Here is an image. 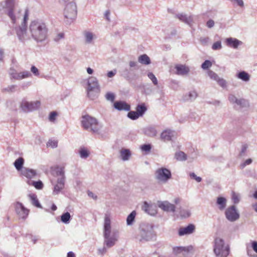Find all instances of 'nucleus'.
I'll list each match as a JSON object with an SVG mask.
<instances>
[{"label": "nucleus", "instance_id": "nucleus-9", "mask_svg": "<svg viewBox=\"0 0 257 257\" xmlns=\"http://www.w3.org/2000/svg\"><path fill=\"white\" fill-rule=\"evenodd\" d=\"M155 177L159 182L166 183L172 177L170 170L166 168H160L158 169L155 173Z\"/></svg>", "mask_w": 257, "mask_h": 257}, {"label": "nucleus", "instance_id": "nucleus-62", "mask_svg": "<svg viewBox=\"0 0 257 257\" xmlns=\"http://www.w3.org/2000/svg\"><path fill=\"white\" fill-rule=\"evenodd\" d=\"M116 70L110 71H109L107 73V76L108 78H112V77H113L116 74Z\"/></svg>", "mask_w": 257, "mask_h": 257}, {"label": "nucleus", "instance_id": "nucleus-63", "mask_svg": "<svg viewBox=\"0 0 257 257\" xmlns=\"http://www.w3.org/2000/svg\"><path fill=\"white\" fill-rule=\"evenodd\" d=\"M252 163L251 159H247L241 165L242 168H244L246 165L250 164Z\"/></svg>", "mask_w": 257, "mask_h": 257}, {"label": "nucleus", "instance_id": "nucleus-23", "mask_svg": "<svg viewBox=\"0 0 257 257\" xmlns=\"http://www.w3.org/2000/svg\"><path fill=\"white\" fill-rule=\"evenodd\" d=\"M144 133L145 135L149 137H155L158 134L156 127L150 125L144 128Z\"/></svg>", "mask_w": 257, "mask_h": 257}, {"label": "nucleus", "instance_id": "nucleus-34", "mask_svg": "<svg viewBox=\"0 0 257 257\" xmlns=\"http://www.w3.org/2000/svg\"><path fill=\"white\" fill-rule=\"evenodd\" d=\"M79 154L81 158L86 159L89 157L90 152L86 148L81 147L79 150Z\"/></svg>", "mask_w": 257, "mask_h": 257}, {"label": "nucleus", "instance_id": "nucleus-7", "mask_svg": "<svg viewBox=\"0 0 257 257\" xmlns=\"http://www.w3.org/2000/svg\"><path fill=\"white\" fill-rule=\"evenodd\" d=\"M100 91V86L98 81L95 77H89L87 80V96L91 99H94L95 95L93 92L98 93Z\"/></svg>", "mask_w": 257, "mask_h": 257}, {"label": "nucleus", "instance_id": "nucleus-26", "mask_svg": "<svg viewBox=\"0 0 257 257\" xmlns=\"http://www.w3.org/2000/svg\"><path fill=\"white\" fill-rule=\"evenodd\" d=\"M85 42L86 44H91L93 41L96 38V35L89 31H84L83 32Z\"/></svg>", "mask_w": 257, "mask_h": 257}, {"label": "nucleus", "instance_id": "nucleus-31", "mask_svg": "<svg viewBox=\"0 0 257 257\" xmlns=\"http://www.w3.org/2000/svg\"><path fill=\"white\" fill-rule=\"evenodd\" d=\"M138 62L143 65H149L151 64V60L149 57L146 54H143L138 57Z\"/></svg>", "mask_w": 257, "mask_h": 257}, {"label": "nucleus", "instance_id": "nucleus-4", "mask_svg": "<svg viewBox=\"0 0 257 257\" xmlns=\"http://www.w3.org/2000/svg\"><path fill=\"white\" fill-rule=\"evenodd\" d=\"M81 124L84 129L93 133H98L101 128L97 119L89 115L82 116Z\"/></svg>", "mask_w": 257, "mask_h": 257}, {"label": "nucleus", "instance_id": "nucleus-43", "mask_svg": "<svg viewBox=\"0 0 257 257\" xmlns=\"http://www.w3.org/2000/svg\"><path fill=\"white\" fill-rule=\"evenodd\" d=\"M70 214L69 212H67L65 213H63L61 215V221L65 223H67L69 222L70 219Z\"/></svg>", "mask_w": 257, "mask_h": 257}, {"label": "nucleus", "instance_id": "nucleus-19", "mask_svg": "<svg viewBox=\"0 0 257 257\" xmlns=\"http://www.w3.org/2000/svg\"><path fill=\"white\" fill-rule=\"evenodd\" d=\"M65 180L64 178H58L57 183L54 185L53 194L57 195L64 189Z\"/></svg>", "mask_w": 257, "mask_h": 257}, {"label": "nucleus", "instance_id": "nucleus-45", "mask_svg": "<svg viewBox=\"0 0 257 257\" xmlns=\"http://www.w3.org/2000/svg\"><path fill=\"white\" fill-rule=\"evenodd\" d=\"M8 107L9 109L13 111H17L18 110V105L16 102L11 101L8 103Z\"/></svg>", "mask_w": 257, "mask_h": 257}, {"label": "nucleus", "instance_id": "nucleus-57", "mask_svg": "<svg viewBox=\"0 0 257 257\" xmlns=\"http://www.w3.org/2000/svg\"><path fill=\"white\" fill-rule=\"evenodd\" d=\"M141 149L143 151L149 152L151 149V146L150 144H145L141 146Z\"/></svg>", "mask_w": 257, "mask_h": 257}, {"label": "nucleus", "instance_id": "nucleus-53", "mask_svg": "<svg viewBox=\"0 0 257 257\" xmlns=\"http://www.w3.org/2000/svg\"><path fill=\"white\" fill-rule=\"evenodd\" d=\"M30 70L34 76H39L40 75L39 70L35 66H32Z\"/></svg>", "mask_w": 257, "mask_h": 257}, {"label": "nucleus", "instance_id": "nucleus-54", "mask_svg": "<svg viewBox=\"0 0 257 257\" xmlns=\"http://www.w3.org/2000/svg\"><path fill=\"white\" fill-rule=\"evenodd\" d=\"M33 185L37 189H41L43 187V184L41 181L33 182Z\"/></svg>", "mask_w": 257, "mask_h": 257}, {"label": "nucleus", "instance_id": "nucleus-44", "mask_svg": "<svg viewBox=\"0 0 257 257\" xmlns=\"http://www.w3.org/2000/svg\"><path fill=\"white\" fill-rule=\"evenodd\" d=\"M127 116L132 120H136L140 116L136 111H131L127 113Z\"/></svg>", "mask_w": 257, "mask_h": 257}, {"label": "nucleus", "instance_id": "nucleus-11", "mask_svg": "<svg viewBox=\"0 0 257 257\" xmlns=\"http://www.w3.org/2000/svg\"><path fill=\"white\" fill-rule=\"evenodd\" d=\"M225 215L227 219L231 222L235 221L239 218V214L234 205L228 207L225 211Z\"/></svg>", "mask_w": 257, "mask_h": 257}, {"label": "nucleus", "instance_id": "nucleus-1", "mask_svg": "<svg viewBox=\"0 0 257 257\" xmlns=\"http://www.w3.org/2000/svg\"><path fill=\"white\" fill-rule=\"evenodd\" d=\"M28 19L29 11L26 9L21 25L15 28L19 40L23 43L30 40L31 38L38 43L45 41L47 37L48 30L45 23L41 21H33L30 23L27 30L26 23Z\"/></svg>", "mask_w": 257, "mask_h": 257}, {"label": "nucleus", "instance_id": "nucleus-30", "mask_svg": "<svg viewBox=\"0 0 257 257\" xmlns=\"http://www.w3.org/2000/svg\"><path fill=\"white\" fill-rule=\"evenodd\" d=\"M120 155L121 159L123 161H127L131 155L130 151L126 149H122L120 151Z\"/></svg>", "mask_w": 257, "mask_h": 257}, {"label": "nucleus", "instance_id": "nucleus-2", "mask_svg": "<svg viewBox=\"0 0 257 257\" xmlns=\"http://www.w3.org/2000/svg\"><path fill=\"white\" fill-rule=\"evenodd\" d=\"M154 226L152 224L142 222L138 228L136 238L140 241H147L154 236Z\"/></svg>", "mask_w": 257, "mask_h": 257}, {"label": "nucleus", "instance_id": "nucleus-36", "mask_svg": "<svg viewBox=\"0 0 257 257\" xmlns=\"http://www.w3.org/2000/svg\"><path fill=\"white\" fill-rule=\"evenodd\" d=\"M136 214V212L135 211H133L128 215L126 218V224L127 225H132L133 224Z\"/></svg>", "mask_w": 257, "mask_h": 257}, {"label": "nucleus", "instance_id": "nucleus-61", "mask_svg": "<svg viewBox=\"0 0 257 257\" xmlns=\"http://www.w3.org/2000/svg\"><path fill=\"white\" fill-rule=\"evenodd\" d=\"M206 26L209 28H211L214 26V22L212 20H209L207 22Z\"/></svg>", "mask_w": 257, "mask_h": 257}, {"label": "nucleus", "instance_id": "nucleus-56", "mask_svg": "<svg viewBox=\"0 0 257 257\" xmlns=\"http://www.w3.org/2000/svg\"><path fill=\"white\" fill-rule=\"evenodd\" d=\"M57 113L55 111H52L50 113L49 119L50 121L53 122L55 120Z\"/></svg>", "mask_w": 257, "mask_h": 257}, {"label": "nucleus", "instance_id": "nucleus-52", "mask_svg": "<svg viewBox=\"0 0 257 257\" xmlns=\"http://www.w3.org/2000/svg\"><path fill=\"white\" fill-rule=\"evenodd\" d=\"M105 98L107 100L113 102L114 100L115 96L113 93L109 92L106 94Z\"/></svg>", "mask_w": 257, "mask_h": 257}, {"label": "nucleus", "instance_id": "nucleus-55", "mask_svg": "<svg viewBox=\"0 0 257 257\" xmlns=\"http://www.w3.org/2000/svg\"><path fill=\"white\" fill-rule=\"evenodd\" d=\"M64 37V34L63 33H60L57 34L54 38V41L58 42L60 40L63 39Z\"/></svg>", "mask_w": 257, "mask_h": 257}, {"label": "nucleus", "instance_id": "nucleus-17", "mask_svg": "<svg viewBox=\"0 0 257 257\" xmlns=\"http://www.w3.org/2000/svg\"><path fill=\"white\" fill-rule=\"evenodd\" d=\"M111 216L110 214L106 213L104 215V221L103 225V234H110L111 233Z\"/></svg>", "mask_w": 257, "mask_h": 257}, {"label": "nucleus", "instance_id": "nucleus-33", "mask_svg": "<svg viewBox=\"0 0 257 257\" xmlns=\"http://www.w3.org/2000/svg\"><path fill=\"white\" fill-rule=\"evenodd\" d=\"M24 163V160L23 158L20 157L14 162V166L18 171H22Z\"/></svg>", "mask_w": 257, "mask_h": 257}, {"label": "nucleus", "instance_id": "nucleus-12", "mask_svg": "<svg viewBox=\"0 0 257 257\" xmlns=\"http://www.w3.org/2000/svg\"><path fill=\"white\" fill-rule=\"evenodd\" d=\"M207 73L211 79L215 81L221 87L225 88L227 86L226 81L223 78L219 77L215 72L211 70H209L207 71Z\"/></svg>", "mask_w": 257, "mask_h": 257}, {"label": "nucleus", "instance_id": "nucleus-41", "mask_svg": "<svg viewBox=\"0 0 257 257\" xmlns=\"http://www.w3.org/2000/svg\"><path fill=\"white\" fill-rule=\"evenodd\" d=\"M197 96V93L196 91H193L189 92L188 95L185 96V99L186 100H194Z\"/></svg>", "mask_w": 257, "mask_h": 257}, {"label": "nucleus", "instance_id": "nucleus-50", "mask_svg": "<svg viewBox=\"0 0 257 257\" xmlns=\"http://www.w3.org/2000/svg\"><path fill=\"white\" fill-rule=\"evenodd\" d=\"M222 48L221 41H218L215 42L212 46V49L213 50H220Z\"/></svg>", "mask_w": 257, "mask_h": 257}, {"label": "nucleus", "instance_id": "nucleus-47", "mask_svg": "<svg viewBox=\"0 0 257 257\" xmlns=\"http://www.w3.org/2000/svg\"><path fill=\"white\" fill-rule=\"evenodd\" d=\"M148 77L152 80L153 83L155 85H158V80L155 75L152 72H149L148 73Z\"/></svg>", "mask_w": 257, "mask_h": 257}, {"label": "nucleus", "instance_id": "nucleus-59", "mask_svg": "<svg viewBox=\"0 0 257 257\" xmlns=\"http://www.w3.org/2000/svg\"><path fill=\"white\" fill-rule=\"evenodd\" d=\"M190 176L191 178L195 179L197 182H200L202 180L201 178L200 177L197 176L194 173H190Z\"/></svg>", "mask_w": 257, "mask_h": 257}, {"label": "nucleus", "instance_id": "nucleus-51", "mask_svg": "<svg viewBox=\"0 0 257 257\" xmlns=\"http://www.w3.org/2000/svg\"><path fill=\"white\" fill-rule=\"evenodd\" d=\"M232 199L235 204L238 203L240 200L239 195L235 192H233L232 194Z\"/></svg>", "mask_w": 257, "mask_h": 257}, {"label": "nucleus", "instance_id": "nucleus-16", "mask_svg": "<svg viewBox=\"0 0 257 257\" xmlns=\"http://www.w3.org/2000/svg\"><path fill=\"white\" fill-rule=\"evenodd\" d=\"M195 230V226L193 224H189L187 226L180 227L178 230V234L179 236L191 234Z\"/></svg>", "mask_w": 257, "mask_h": 257}, {"label": "nucleus", "instance_id": "nucleus-49", "mask_svg": "<svg viewBox=\"0 0 257 257\" xmlns=\"http://www.w3.org/2000/svg\"><path fill=\"white\" fill-rule=\"evenodd\" d=\"M128 65L130 68H132L134 70H138L139 68L137 62L135 61H130L128 62Z\"/></svg>", "mask_w": 257, "mask_h": 257}, {"label": "nucleus", "instance_id": "nucleus-35", "mask_svg": "<svg viewBox=\"0 0 257 257\" xmlns=\"http://www.w3.org/2000/svg\"><path fill=\"white\" fill-rule=\"evenodd\" d=\"M147 107H146L144 103L139 104L136 107V112L138 113L140 116L143 115L147 110Z\"/></svg>", "mask_w": 257, "mask_h": 257}, {"label": "nucleus", "instance_id": "nucleus-21", "mask_svg": "<svg viewBox=\"0 0 257 257\" xmlns=\"http://www.w3.org/2000/svg\"><path fill=\"white\" fill-rule=\"evenodd\" d=\"M226 45L229 47L237 49L239 45H242V42L238 39L232 37L226 39L225 41Z\"/></svg>", "mask_w": 257, "mask_h": 257}, {"label": "nucleus", "instance_id": "nucleus-14", "mask_svg": "<svg viewBox=\"0 0 257 257\" xmlns=\"http://www.w3.org/2000/svg\"><path fill=\"white\" fill-rule=\"evenodd\" d=\"M15 209L17 213L21 218H26L29 214V210L21 203L17 202L16 203Z\"/></svg>", "mask_w": 257, "mask_h": 257}, {"label": "nucleus", "instance_id": "nucleus-3", "mask_svg": "<svg viewBox=\"0 0 257 257\" xmlns=\"http://www.w3.org/2000/svg\"><path fill=\"white\" fill-rule=\"evenodd\" d=\"M213 252L217 257H227L230 252L228 244L220 237H216L214 241Z\"/></svg>", "mask_w": 257, "mask_h": 257}, {"label": "nucleus", "instance_id": "nucleus-18", "mask_svg": "<svg viewBox=\"0 0 257 257\" xmlns=\"http://www.w3.org/2000/svg\"><path fill=\"white\" fill-rule=\"evenodd\" d=\"M11 75L12 78L17 80H20L32 76L31 72L27 70H25L20 72H15L12 73Z\"/></svg>", "mask_w": 257, "mask_h": 257}, {"label": "nucleus", "instance_id": "nucleus-58", "mask_svg": "<svg viewBox=\"0 0 257 257\" xmlns=\"http://www.w3.org/2000/svg\"><path fill=\"white\" fill-rule=\"evenodd\" d=\"M107 248L106 246L104 245L102 248H99L98 249V253L101 255H104L107 251Z\"/></svg>", "mask_w": 257, "mask_h": 257}, {"label": "nucleus", "instance_id": "nucleus-38", "mask_svg": "<svg viewBox=\"0 0 257 257\" xmlns=\"http://www.w3.org/2000/svg\"><path fill=\"white\" fill-rule=\"evenodd\" d=\"M56 175L57 176H59L58 178H64L65 180V172L64 168L57 167L55 169Z\"/></svg>", "mask_w": 257, "mask_h": 257}, {"label": "nucleus", "instance_id": "nucleus-48", "mask_svg": "<svg viewBox=\"0 0 257 257\" xmlns=\"http://www.w3.org/2000/svg\"><path fill=\"white\" fill-rule=\"evenodd\" d=\"M212 63L209 60H205L201 65V68L204 69L206 70L208 69L209 68L211 67L212 66Z\"/></svg>", "mask_w": 257, "mask_h": 257}, {"label": "nucleus", "instance_id": "nucleus-24", "mask_svg": "<svg viewBox=\"0 0 257 257\" xmlns=\"http://www.w3.org/2000/svg\"><path fill=\"white\" fill-rule=\"evenodd\" d=\"M21 173L23 176L29 179L33 178L37 175L36 170L26 167L23 168Z\"/></svg>", "mask_w": 257, "mask_h": 257}, {"label": "nucleus", "instance_id": "nucleus-46", "mask_svg": "<svg viewBox=\"0 0 257 257\" xmlns=\"http://www.w3.org/2000/svg\"><path fill=\"white\" fill-rule=\"evenodd\" d=\"M17 86L16 85H11L8 86L7 87L3 89V91L8 92H15L16 90Z\"/></svg>", "mask_w": 257, "mask_h": 257}, {"label": "nucleus", "instance_id": "nucleus-32", "mask_svg": "<svg viewBox=\"0 0 257 257\" xmlns=\"http://www.w3.org/2000/svg\"><path fill=\"white\" fill-rule=\"evenodd\" d=\"M236 76L238 78L244 82H248L250 79L249 75L245 71H241L237 74Z\"/></svg>", "mask_w": 257, "mask_h": 257}, {"label": "nucleus", "instance_id": "nucleus-27", "mask_svg": "<svg viewBox=\"0 0 257 257\" xmlns=\"http://www.w3.org/2000/svg\"><path fill=\"white\" fill-rule=\"evenodd\" d=\"M176 17L179 19L180 21L189 25H191L193 21V17L191 16H188L187 15L183 14H179L176 15Z\"/></svg>", "mask_w": 257, "mask_h": 257}, {"label": "nucleus", "instance_id": "nucleus-5", "mask_svg": "<svg viewBox=\"0 0 257 257\" xmlns=\"http://www.w3.org/2000/svg\"><path fill=\"white\" fill-rule=\"evenodd\" d=\"M77 14V9L75 3L73 1L66 3L63 12L65 22L67 24L71 23L76 19Z\"/></svg>", "mask_w": 257, "mask_h": 257}, {"label": "nucleus", "instance_id": "nucleus-39", "mask_svg": "<svg viewBox=\"0 0 257 257\" xmlns=\"http://www.w3.org/2000/svg\"><path fill=\"white\" fill-rule=\"evenodd\" d=\"M188 249L185 247L176 246L173 248V252L175 255L180 254L183 251H187Z\"/></svg>", "mask_w": 257, "mask_h": 257}, {"label": "nucleus", "instance_id": "nucleus-15", "mask_svg": "<svg viewBox=\"0 0 257 257\" xmlns=\"http://www.w3.org/2000/svg\"><path fill=\"white\" fill-rule=\"evenodd\" d=\"M158 206L165 211L174 212L175 210V206L167 201H158Z\"/></svg>", "mask_w": 257, "mask_h": 257}, {"label": "nucleus", "instance_id": "nucleus-28", "mask_svg": "<svg viewBox=\"0 0 257 257\" xmlns=\"http://www.w3.org/2000/svg\"><path fill=\"white\" fill-rule=\"evenodd\" d=\"M142 209L149 214L154 215L156 213V210L153 208V206L145 202L142 206Z\"/></svg>", "mask_w": 257, "mask_h": 257}, {"label": "nucleus", "instance_id": "nucleus-64", "mask_svg": "<svg viewBox=\"0 0 257 257\" xmlns=\"http://www.w3.org/2000/svg\"><path fill=\"white\" fill-rule=\"evenodd\" d=\"M251 247L252 248L253 250L257 253V241H252L251 242Z\"/></svg>", "mask_w": 257, "mask_h": 257}, {"label": "nucleus", "instance_id": "nucleus-25", "mask_svg": "<svg viewBox=\"0 0 257 257\" xmlns=\"http://www.w3.org/2000/svg\"><path fill=\"white\" fill-rule=\"evenodd\" d=\"M114 107L118 110L128 111L130 110V105L124 101H116L114 103Z\"/></svg>", "mask_w": 257, "mask_h": 257}, {"label": "nucleus", "instance_id": "nucleus-20", "mask_svg": "<svg viewBox=\"0 0 257 257\" xmlns=\"http://www.w3.org/2000/svg\"><path fill=\"white\" fill-rule=\"evenodd\" d=\"M176 70V74L178 75H187L190 72V68L189 67L182 64H177L175 66Z\"/></svg>", "mask_w": 257, "mask_h": 257}, {"label": "nucleus", "instance_id": "nucleus-42", "mask_svg": "<svg viewBox=\"0 0 257 257\" xmlns=\"http://www.w3.org/2000/svg\"><path fill=\"white\" fill-rule=\"evenodd\" d=\"M179 214L182 218H187L190 216V212L189 210L181 209Z\"/></svg>", "mask_w": 257, "mask_h": 257}, {"label": "nucleus", "instance_id": "nucleus-60", "mask_svg": "<svg viewBox=\"0 0 257 257\" xmlns=\"http://www.w3.org/2000/svg\"><path fill=\"white\" fill-rule=\"evenodd\" d=\"M48 146H51L53 148H56L57 147V142L56 141H49L47 143Z\"/></svg>", "mask_w": 257, "mask_h": 257}, {"label": "nucleus", "instance_id": "nucleus-8", "mask_svg": "<svg viewBox=\"0 0 257 257\" xmlns=\"http://www.w3.org/2000/svg\"><path fill=\"white\" fill-rule=\"evenodd\" d=\"M41 105L40 101H28L23 99L20 103V108L24 112H29L37 109Z\"/></svg>", "mask_w": 257, "mask_h": 257}, {"label": "nucleus", "instance_id": "nucleus-13", "mask_svg": "<svg viewBox=\"0 0 257 257\" xmlns=\"http://www.w3.org/2000/svg\"><path fill=\"white\" fill-rule=\"evenodd\" d=\"M104 236V245L107 248H110L114 245L117 240V236L116 235H112L110 236V234H103Z\"/></svg>", "mask_w": 257, "mask_h": 257}, {"label": "nucleus", "instance_id": "nucleus-10", "mask_svg": "<svg viewBox=\"0 0 257 257\" xmlns=\"http://www.w3.org/2000/svg\"><path fill=\"white\" fill-rule=\"evenodd\" d=\"M228 99L230 103L238 106L240 108H246L249 106L248 100L243 98H238L233 94H229L228 95Z\"/></svg>", "mask_w": 257, "mask_h": 257}, {"label": "nucleus", "instance_id": "nucleus-37", "mask_svg": "<svg viewBox=\"0 0 257 257\" xmlns=\"http://www.w3.org/2000/svg\"><path fill=\"white\" fill-rule=\"evenodd\" d=\"M29 197L31 200L32 204L33 205H34L38 208H42V206L37 199L36 195L34 194H30L29 195Z\"/></svg>", "mask_w": 257, "mask_h": 257}, {"label": "nucleus", "instance_id": "nucleus-22", "mask_svg": "<svg viewBox=\"0 0 257 257\" xmlns=\"http://www.w3.org/2000/svg\"><path fill=\"white\" fill-rule=\"evenodd\" d=\"M175 132L170 130H167L163 131L161 134V139L164 141H171L174 137Z\"/></svg>", "mask_w": 257, "mask_h": 257}, {"label": "nucleus", "instance_id": "nucleus-40", "mask_svg": "<svg viewBox=\"0 0 257 257\" xmlns=\"http://www.w3.org/2000/svg\"><path fill=\"white\" fill-rule=\"evenodd\" d=\"M175 157L178 161H185L187 159L186 155L181 151L176 153Z\"/></svg>", "mask_w": 257, "mask_h": 257}, {"label": "nucleus", "instance_id": "nucleus-29", "mask_svg": "<svg viewBox=\"0 0 257 257\" xmlns=\"http://www.w3.org/2000/svg\"><path fill=\"white\" fill-rule=\"evenodd\" d=\"M227 203V200L225 198L223 197H218L216 199V204L218 206V209L222 211L223 210L226 206Z\"/></svg>", "mask_w": 257, "mask_h": 257}, {"label": "nucleus", "instance_id": "nucleus-6", "mask_svg": "<svg viewBox=\"0 0 257 257\" xmlns=\"http://www.w3.org/2000/svg\"><path fill=\"white\" fill-rule=\"evenodd\" d=\"M17 3L16 0H5L3 7L7 9V14L13 23H15L17 19L19 18L20 10H17Z\"/></svg>", "mask_w": 257, "mask_h": 257}]
</instances>
